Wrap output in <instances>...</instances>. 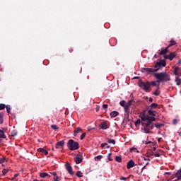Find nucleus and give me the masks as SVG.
I'll return each instance as SVG.
<instances>
[{
  "mask_svg": "<svg viewBox=\"0 0 181 181\" xmlns=\"http://www.w3.org/2000/svg\"><path fill=\"white\" fill-rule=\"evenodd\" d=\"M148 164H149L148 163H146V165H148Z\"/></svg>",
  "mask_w": 181,
  "mask_h": 181,
  "instance_id": "61",
  "label": "nucleus"
},
{
  "mask_svg": "<svg viewBox=\"0 0 181 181\" xmlns=\"http://www.w3.org/2000/svg\"><path fill=\"white\" fill-rule=\"evenodd\" d=\"M107 142L108 144H112L113 145H115V141L114 139H108Z\"/></svg>",
  "mask_w": 181,
  "mask_h": 181,
  "instance_id": "28",
  "label": "nucleus"
},
{
  "mask_svg": "<svg viewBox=\"0 0 181 181\" xmlns=\"http://www.w3.org/2000/svg\"><path fill=\"white\" fill-rule=\"evenodd\" d=\"M37 152H41V153H44V155H47V153H49V152L45 150V148H38Z\"/></svg>",
  "mask_w": 181,
  "mask_h": 181,
  "instance_id": "15",
  "label": "nucleus"
},
{
  "mask_svg": "<svg viewBox=\"0 0 181 181\" xmlns=\"http://www.w3.org/2000/svg\"><path fill=\"white\" fill-rule=\"evenodd\" d=\"M94 159H95V160H100V159H103V156H101V155H99V156H95V158H94Z\"/></svg>",
  "mask_w": 181,
  "mask_h": 181,
  "instance_id": "31",
  "label": "nucleus"
},
{
  "mask_svg": "<svg viewBox=\"0 0 181 181\" xmlns=\"http://www.w3.org/2000/svg\"><path fill=\"white\" fill-rule=\"evenodd\" d=\"M132 104H134L133 99H131L130 100L128 101L127 103H126L125 112L127 114H129V107H131V105H132Z\"/></svg>",
  "mask_w": 181,
  "mask_h": 181,
  "instance_id": "7",
  "label": "nucleus"
},
{
  "mask_svg": "<svg viewBox=\"0 0 181 181\" xmlns=\"http://www.w3.org/2000/svg\"><path fill=\"white\" fill-rule=\"evenodd\" d=\"M9 172L8 169L4 168L2 170V173H3V176H5V175H6V173H8Z\"/></svg>",
  "mask_w": 181,
  "mask_h": 181,
  "instance_id": "26",
  "label": "nucleus"
},
{
  "mask_svg": "<svg viewBox=\"0 0 181 181\" xmlns=\"http://www.w3.org/2000/svg\"><path fill=\"white\" fill-rule=\"evenodd\" d=\"M175 83H176L177 86H180V84H181V78H179V76H177L175 78Z\"/></svg>",
  "mask_w": 181,
  "mask_h": 181,
  "instance_id": "21",
  "label": "nucleus"
},
{
  "mask_svg": "<svg viewBox=\"0 0 181 181\" xmlns=\"http://www.w3.org/2000/svg\"><path fill=\"white\" fill-rule=\"evenodd\" d=\"M74 159L76 164L81 163V162H83V154L81 153H78Z\"/></svg>",
  "mask_w": 181,
  "mask_h": 181,
  "instance_id": "6",
  "label": "nucleus"
},
{
  "mask_svg": "<svg viewBox=\"0 0 181 181\" xmlns=\"http://www.w3.org/2000/svg\"><path fill=\"white\" fill-rule=\"evenodd\" d=\"M154 57H156V54H155Z\"/></svg>",
  "mask_w": 181,
  "mask_h": 181,
  "instance_id": "60",
  "label": "nucleus"
},
{
  "mask_svg": "<svg viewBox=\"0 0 181 181\" xmlns=\"http://www.w3.org/2000/svg\"><path fill=\"white\" fill-rule=\"evenodd\" d=\"M133 78L134 80H141V77L140 76H134Z\"/></svg>",
  "mask_w": 181,
  "mask_h": 181,
  "instance_id": "48",
  "label": "nucleus"
},
{
  "mask_svg": "<svg viewBox=\"0 0 181 181\" xmlns=\"http://www.w3.org/2000/svg\"><path fill=\"white\" fill-rule=\"evenodd\" d=\"M148 101H150V103H152V101H153V98H149Z\"/></svg>",
  "mask_w": 181,
  "mask_h": 181,
  "instance_id": "51",
  "label": "nucleus"
},
{
  "mask_svg": "<svg viewBox=\"0 0 181 181\" xmlns=\"http://www.w3.org/2000/svg\"><path fill=\"white\" fill-rule=\"evenodd\" d=\"M148 144H151V141H148H148H146L145 144H146V145H148Z\"/></svg>",
  "mask_w": 181,
  "mask_h": 181,
  "instance_id": "55",
  "label": "nucleus"
},
{
  "mask_svg": "<svg viewBox=\"0 0 181 181\" xmlns=\"http://www.w3.org/2000/svg\"><path fill=\"white\" fill-rule=\"evenodd\" d=\"M102 108H103V110H105V111H107V110L108 109V105H107V104H103Z\"/></svg>",
  "mask_w": 181,
  "mask_h": 181,
  "instance_id": "34",
  "label": "nucleus"
},
{
  "mask_svg": "<svg viewBox=\"0 0 181 181\" xmlns=\"http://www.w3.org/2000/svg\"><path fill=\"white\" fill-rule=\"evenodd\" d=\"M150 86H152L153 87H156L158 84H156V81H151L150 82Z\"/></svg>",
  "mask_w": 181,
  "mask_h": 181,
  "instance_id": "33",
  "label": "nucleus"
},
{
  "mask_svg": "<svg viewBox=\"0 0 181 181\" xmlns=\"http://www.w3.org/2000/svg\"><path fill=\"white\" fill-rule=\"evenodd\" d=\"M51 175H52V176L54 177L56 176H57V173L56 172H52V173H49Z\"/></svg>",
  "mask_w": 181,
  "mask_h": 181,
  "instance_id": "44",
  "label": "nucleus"
},
{
  "mask_svg": "<svg viewBox=\"0 0 181 181\" xmlns=\"http://www.w3.org/2000/svg\"><path fill=\"white\" fill-rule=\"evenodd\" d=\"M78 132H81V128L80 127H77L76 130L74 131V136H77V134H78Z\"/></svg>",
  "mask_w": 181,
  "mask_h": 181,
  "instance_id": "22",
  "label": "nucleus"
},
{
  "mask_svg": "<svg viewBox=\"0 0 181 181\" xmlns=\"http://www.w3.org/2000/svg\"><path fill=\"white\" fill-rule=\"evenodd\" d=\"M11 136H16V135H18V132L16 130H13L11 132Z\"/></svg>",
  "mask_w": 181,
  "mask_h": 181,
  "instance_id": "25",
  "label": "nucleus"
},
{
  "mask_svg": "<svg viewBox=\"0 0 181 181\" xmlns=\"http://www.w3.org/2000/svg\"><path fill=\"white\" fill-rule=\"evenodd\" d=\"M107 145H108V144L103 143V144H101L100 146H101V148H104L105 146H107Z\"/></svg>",
  "mask_w": 181,
  "mask_h": 181,
  "instance_id": "42",
  "label": "nucleus"
},
{
  "mask_svg": "<svg viewBox=\"0 0 181 181\" xmlns=\"http://www.w3.org/2000/svg\"><path fill=\"white\" fill-rule=\"evenodd\" d=\"M130 152H136V148H130Z\"/></svg>",
  "mask_w": 181,
  "mask_h": 181,
  "instance_id": "43",
  "label": "nucleus"
},
{
  "mask_svg": "<svg viewBox=\"0 0 181 181\" xmlns=\"http://www.w3.org/2000/svg\"><path fill=\"white\" fill-rule=\"evenodd\" d=\"M63 146H64V141L62 140V141H58L56 144L55 148L57 149H63Z\"/></svg>",
  "mask_w": 181,
  "mask_h": 181,
  "instance_id": "10",
  "label": "nucleus"
},
{
  "mask_svg": "<svg viewBox=\"0 0 181 181\" xmlns=\"http://www.w3.org/2000/svg\"><path fill=\"white\" fill-rule=\"evenodd\" d=\"M134 166H135V162H134V160H130L127 163V169H131V168H134Z\"/></svg>",
  "mask_w": 181,
  "mask_h": 181,
  "instance_id": "11",
  "label": "nucleus"
},
{
  "mask_svg": "<svg viewBox=\"0 0 181 181\" xmlns=\"http://www.w3.org/2000/svg\"><path fill=\"white\" fill-rule=\"evenodd\" d=\"M145 168H146V165L144 166V167L141 168V170H144V169H145Z\"/></svg>",
  "mask_w": 181,
  "mask_h": 181,
  "instance_id": "56",
  "label": "nucleus"
},
{
  "mask_svg": "<svg viewBox=\"0 0 181 181\" xmlns=\"http://www.w3.org/2000/svg\"><path fill=\"white\" fill-rule=\"evenodd\" d=\"M67 147L70 151H76V149H78L80 148L78 142L74 141L73 139L69 140L67 143Z\"/></svg>",
  "mask_w": 181,
  "mask_h": 181,
  "instance_id": "4",
  "label": "nucleus"
},
{
  "mask_svg": "<svg viewBox=\"0 0 181 181\" xmlns=\"http://www.w3.org/2000/svg\"><path fill=\"white\" fill-rule=\"evenodd\" d=\"M168 52H169V47H165L164 49H162L160 52L159 54L160 56H163L164 54H166V53H168Z\"/></svg>",
  "mask_w": 181,
  "mask_h": 181,
  "instance_id": "12",
  "label": "nucleus"
},
{
  "mask_svg": "<svg viewBox=\"0 0 181 181\" xmlns=\"http://www.w3.org/2000/svg\"><path fill=\"white\" fill-rule=\"evenodd\" d=\"M5 160H6L5 157H3V158H0V164L4 163V162H5Z\"/></svg>",
  "mask_w": 181,
  "mask_h": 181,
  "instance_id": "36",
  "label": "nucleus"
},
{
  "mask_svg": "<svg viewBox=\"0 0 181 181\" xmlns=\"http://www.w3.org/2000/svg\"><path fill=\"white\" fill-rule=\"evenodd\" d=\"M156 107H158V104L156 103H152L151 105V108H156Z\"/></svg>",
  "mask_w": 181,
  "mask_h": 181,
  "instance_id": "35",
  "label": "nucleus"
},
{
  "mask_svg": "<svg viewBox=\"0 0 181 181\" xmlns=\"http://www.w3.org/2000/svg\"><path fill=\"white\" fill-rule=\"evenodd\" d=\"M117 115H118V114H110V117L112 118H115V117H117Z\"/></svg>",
  "mask_w": 181,
  "mask_h": 181,
  "instance_id": "45",
  "label": "nucleus"
},
{
  "mask_svg": "<svg viewBox=\"0 0 181 181\" xmlns=\"http://www.w3.org/2000/svg\"><path fill=\"white\" fill-rule=\"evenodd\" d=\"M148 114H153V111L151 110V109L148 110Z\"/></svg>",
  "mask_w": 181,
  "mask_h": 181,
  "instance_id": "49",
  "label": "nucleus"
},
{
  "mask_svg": "<svg viewBox=\"0 0 181 181\" xmlns=\"http://www.w3.org/2000/svg\"><path fill=\"white\" fill-rule=\"evenodd\" d=\"M84 138H86V133H83L81 135V139L83 140L84 139Z\"/></svg>",
  "mask_w": 181,
  "mask_h": 181,
  "instance_id": "38",
  "label": "nucleus"
},
{
  "mask_svg": "<svg viewBox=\"0 0 181 181\" xmlns=\"http://www.w3.org/2000/svg\"><path fill=\"white\" fill-rule=\"evenodd\" d=\"M119 105H121V107H124V110L125 112V107L127 106V102H125V100H122L119 102Z\"/></svg>",
  "mask_w": 181,
  "mask_h": 181,
  "instance_id": "20",
  "label": "nucleus"
},
{
  "mask_svg": "<svg viewBox=\"0 0 181 181\" xmlns=\"http://www.w3.org/2000/svg\"><path fill=\"white\" fill-rule=\"evenodd\" d=\"M166 66V61L165 59H161L160 62H156L154 68H141V73H147V74H151V73H156L158 71L160 67Z\"/></svg>",
  "mask_w": 181,
  "mask_h": 181,
  "instance_id": "2",
  "label": "nucleus"
},
{
  "mask_svg": "<svg viewBox=\"0 0 181 181\" xmlns=\"http://www.w3.org/2000/svg\"><path fill=\"white\" fill-rule=\"evenodd\" d=\"M51 128L54 129V131H57V129H59V127L56 124H52Z\"/></svg>",
  "mask_w": 181,
  "mask_h": 181,
  "instance_id": "27",
  "label": "nucleus"
},
{
  "mask_svg": "<svg viewBox=\"0 0 181 181\" xmlns=\"http://www.w3.org/2000/svg\"><path fill=\"white\" fill-rule=\"evenodd\" d=\"M177 64H181V59H179V60L177 62Z\"/></svg>",
  "mask_w": 181,
  "mask_h": 181,
  "instance_id": "53",
  "label": "nucleus"
},
{
  "mask_svg": "<svg viewBox=\"0 0 181 181\" xmlns=\"http://www.w3.org/2000/svg\"><path fill=\"white\" fill-rule=\"evenodd\" d=\"M153 151H156V148L153 147Z\"/></svg>",
  "mask_w": 181,
  "mask_h": 181,
  "instance_id": "59",
  "label": "nucleus"
},
{
  "mask_svg": "<svg viewBox=\"0 0 181 181\" xmlns=\"http://www.w3.org/2000/svg\"><path fill=\"white\" fill-rule=\"evenodd\" d=\"M4 124V115H0V125Z\"/></svg>",
  "mask_w": 181,
  "mask_h": 181,
  "instance_id": "32",
  "label": "nucleus"
},
{
  "mask_svg": "<svg viewBox=\"0 0 181 181\" xmlns=\"http://www.w3.org/2000/svg\"><path fill=\"white\" fill-rule=\"evenodd\" d=\"M110 114H118V112H117V111H113V112H110Z\"/></svg>",
  "mask_w": 181,
  "mask_h": 181,
  "instance_id": "52",
  "label": "nucleus"
},
{
  "mask_svg": "<svg viewBox=\"0 0 181 181\" xmlns=\"http://www.w3.org/2000/svg\"><path fill=\"white\" fill-rule=\"evenodd\" d=\"M163 57H164V59H165L170 60V55H164Z\"/></svg>",
  "mask_w": 181,
  "mask_h": 181,
  "instance_id": "41",
  "label": "nucleus"
},
{
  "mask_svg": "<svg viewBox=\"0 0 181 181\" xmlns=\"http://www.w3.org/2000/svg\"><path fill=\"white\" fill-rule=\"evenodd\" d=\"M18 176H19V173L15 174L14 177L11 179V180H15V179H16V177H18Z\"/></svg>",
  "mask_w": 181,
  "mask_h": 181,
  "instance_id": "39",
  "label": "nucleus"
},
{
  "mask_svg": "<svg viewBox=\"0 0 181 181\" xmlns=\"http://www.w3.org/2000/svg\"><path fill=\"white\" fill-rule=\"evenodd\" d=\"M180 119L177 118L173 119V125H176V124H177V122H179Z\"/></svg>",
  "mask_w": 181,
  "mask_h": 181,
  "instance_id": "30",
  "label": "nucleus"
},
{
  "mask_svg": "<svg viewBox=\"0 0 181 181\" xmlns=\"http://www.w3.org/2000/svg\"><path fill=\"white\" fill-rule=\"evenodd\" d=\"M154 156H156V158H159V156H160V154L159 153H155Z\"/></svg>",
  "mask_w": 181,
  "mask_h": 181,
  "instance_id": "46",
  "label": "nucleus"
},
{
  "mask_svg": "<svg viewBox=\"0 0 181 181\" xmlns=\"http://www.w3.org/2000/svg\"><path fill=\"white\" fill-rule=\"evenodd\" d=\"M138 86L144 91H148V90H151V82L147 81V82H144L142 81V79H140L138 82Z\"/></svg>",
  "mask_w": 181,
  "mask_h": 181,
  "instance_id": "5",
  "label": "nucleus"
},
{
  "mask_svg": "<svg viewBox=\"0 0 181 181\" xmlns=\"http://www.w3.org/2000/svg\"><path fill=\"white\" fill-rule=\"evenodd\" d=\"M66 169L68 172V173H69V175H74V172H73V168H71V165H70V164L69 163H66Z\"/></svg>",
  "mask_w": 181,
  "mask_h": 181,
  "instance_id": "9",
  "label": "nucleus"
},
{
  "mask_svg": "<svg viewBox=\"0 0 181 181\" xmlns=\"http://www.w3.org/2000/svg\"><path fill=\"white\" fill-rule=\"evenodd\" d=\"M154 76L157 79V83H163V81H170V75L165 72L154 74Z\"/></svg>",
  "mask_w": 181,
  "mask_h": 181,
  "instance_id": "3",
  "label": "nucleus"
},
{
  "mask_svg": "<svg viewBox=\"0 0 181 181\" xmlns=\"http://www.w3.org/2000/svg\"><path fill=\"white\" fill-rule=\"evenodd\" d=\"M76 176H77L78 177H83V173H81V171H78V172L76 173Z\"/></svg>",
  "mask_w": 181,
  "mask_h": 181,
  "instance_id": "29",
  "label": "nucleus"
},
{
  "mask_svg": "<svg viewBox=\"0 0 181 181\" xmlns=\"http://www.w3.org/2000/svg\"><path fill=\"white\" fill-rule=\"evenodd\" d=\"M139 117L144 124V129L146 134H149L151 129H153V121H156L155 114H140Z\"/></svg>",
  "mask_w": 181,
  "mask_h": 181,
  "instance_id": "1",
  "label": "nucleus"
},
{
  "mask_svg": "<svg viewBox=\"0 0 181 181\" xmlns=\"http://www.w3.org/2000/svg\"><path fill=\"white\" fill-rule=\"evenodd\" d=\"M96 112H98L100 111V105H97L95 108Z\"/></svg>",
  "mask_w": 181,
  "mask_h": 181,
  "instance_id": "47",
  "label": "nucleus"
},
{
  "mask_svg": "<svg viewBox=\"0 0 181 181\" xmlns=\"http://www.w3.org/2000/svg\"><path fill=\"white\" fill-rule=\"evenodd\" d=\"M145 112H146V110H144L141 114H145Z\"/></svg>",
  "mask_w": 181,
  "mask_h": 181,
  "instance_id": "57",
  "label": "nucleus"
},
{
  "mask_svg": "<svg viewBox=\"0 0 181 181\" xmlns=\"http://www.w3.org/2000/svg\"><path fill=\"white\" fill-rule=\"evenodd\" d=\"M108 160L110 161L112 160V159H111V153L109 154Z\"/></svg>",
  "mask_w": 181,
  "mask_h": 181,
  "instance_id": "50",
  "label": "nucleus"
},
{
  "mask_svg": "<svg viewBox=\"0 0 181 181\" xmlns=\"http://www.w3.org/2000/svg\"><path fill=\"white\" fill-rule=\"evenodd\" d=\"M154 126L156 127V128H162V127H164L165 124H160V123H156L154 124Z\"/></svg>",
  "mask_w": 181,
  "mask_h": 181,
  "instance_id": "23",
  "label": "nucleus"
},
{
  "mask_svg": "<svg viewBox=\"0 0 181 181\" xmlns=\"http://www.w3.org/2000/svg\"><path fill=\"white\" fill-rule=\"evenodd\" d=\"M174 76H180L181 77V68L178 66H175L173 70Z\"/></svg>",
  "mask_w": 181,
  "mask_h": 181,
  "instance_id": "8",
  "label": "nucleus"
},
{
  "mask_svg": "<svg viewBox=\"0 0 181 181\" xmlns=\"http://www.w3.org/2000/svg\"><path fill=\"white\" fill-rule=\"evenodd\" d=\"M100 129H107L108 128V124L105 122H103L100 124Z\"/></svg>",
  "mask_w": 181,
  "mask_h": 181,
  "instance_id": "13",
  "label": "nucleus"
},
{
  "mask_svg": "<svg viewBox=\"0 0 181 181\" xmlns=\"http://www.w3.org/2000/svg\"><path fill=\"white\" fill-rule=\"evenodd\" d=\"M93 129H94V128L88 129V131L90 132V131H93Z\"/></svg>",
  "mask_w": 181,
  "mask_h": 181,
  "instance_id": "54",
  "label": "nucleus"
},
{
  "mask_svg": "<svg viewBox=\"0 0 181 181\" xmlns=\"http://www.w3.org/2000/svg\"><path fill=\"white\" fill-rule=\"evenodd\" d=\"M115 160L116 162H119V163H121V162H122V158L121 156H116Z\"/></svg>",
  "mask_w": 181,
  "mask_h": 181,
  "instance_id": "24",
  "label": "nucleus"
},
{
  "mask_svg": "<svg viewBox=\"0 0 181 181\" xmlns=\"http://www.w3.org/2000/svg\"><path fill=\"white\" fill-rule=\"evenodd\" d=\"M127 179H129V176L127 177H120V180H127Z\"/></svg>",
  "mask_w": 181,
  "mask_h": 181,
  "instance_id": "40",
  "label": "nucleus"
},
{
  "mask_svg": "<svg viewBox=\"0 0 181 181\" xmlns=\"http://www.w3.org/2000/svg\"><path fill=\"white\" fill-rule=\"evenodd\" d=\"M160 94V92L159 91V84L157 86V89L153 92V95L158 97Z\"/></svg>",
  "mask_w": 181,
  "mask_h": 181,
  "instance_id": "18",
  "label": "nucleus"
},
{
  "mask_svg": "<svg viewBox=\"0 0 181 181\" xmlns=\"http://www.w3.org/2000/svg\"><path fill=\"white\" fill-rule=\"evenodd\" d=\"M107 149H109V148H110V146H107V147H106Z\"/></svg>",
  "mask_w": 181,
  "mask_h": 181,
  "instance_id": "58",
  "label": "nucleus"
},
{
  "mask_svg": "<svg viewBox=\"0 0 181 181\" xmlns=\"http://www.w3.org/2000/svg\"><path fill=\"white\" fill-rule=\"evenodd\" d=\"M170 61L172 62L175 57H176V52H170Z\"/></svg>",
  "mask_w": 181,
  "mask_h": 181,
  "instance_id": "16",
  "label": "nucleus"
},
{
  "mask_svg": "<svg viewBox=\"0 0 181 181\" xmlns=\"http://www.w3.org/2000/svg\"><path fill=\"white\" fill-rule=\"evenodd\" d=\"M54 181H60V178L59 177V176L56 175L55 177H54Z\"/></svg>",
  "mask_w": 181,
  "mask_h": 181,
  "instance_id": "37",
  "label": "nucleus"
},
{
  "mask_svg": "<svg viewBox=\"0 0 181 181\" xmlns=\"http://www.w3.org/2000/svg\"><path fill=\"white\" fill-rule=\"evenodd\" d=\"M0 138H3L5 139L6 138V136L5 135V129H3L2 130L0 129Z\"/></svg>",
  "mask_w": 181,
  "mask_h": 181,
  "instance_id": "14",
  "label": "nucleus"
},
{
  "mask_svg": "<svg viewBox=\"0 0 181 181\" xmlns=\"http://www.w3.org/2000/svg\"><path fill=\"white\" fill-rule=\"evenodd\" d=\"M40 177L42 178H45L46 177H50V175H49L47 173H40Z\"/></svg>",
  "mask_w": 181,
  "mask_h": 181,
  "instance_id": "17",
  "label": "nucleus"
},
{
  "mask_svg": "<svg viewBox=\"0 0 181 181\" xmlns=\"http://www.w3.org/2000/svg\"><path fill=\"white\" fill-rule=\"evenodd\" d=\"M176 45V41H175V40H171L170 41V44L168 45V47L169 49V47H172V46H175Z\"/></svg>",
  "mask_w": 181,
  "mask_h": 181,
  "instance_id": "19",
  "label": "nucleus"
}]
</instances>
